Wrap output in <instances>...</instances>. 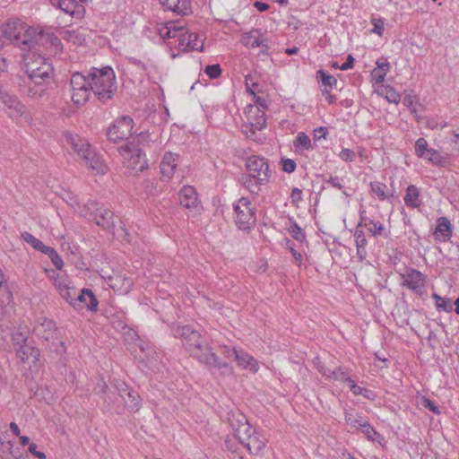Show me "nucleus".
<instances>
[{
    "label": "nucleus",
    "instance_id": "obj_23",
    "mask_svg": "<svg viewBox=\"0 0 459 459\" xmlns=\"http://www.w3.org/2000/svg\"><path fill=\"white\" fill-rule=\"evenodd\" d=\"M17 357L23 362L30 365H35L39 360V350L36 348L32 342H29L23 346L15 348Z\"/></svg>",
    "mask_w": 459,
    "mask_h": 459
},
{
    "label": "nucleus",
    "instance_id": "obj_12",
    "mask_svg": "<svg viewBox=\"0 0 459 459\" xmlns=\"http://www.w3.org/2000/svg\"><path fill=\"white\" fill-rule=\"evenodd\" d=\"M241 42L244 46L250 48H261L260 52L266 54L270 49V40L264 37L260 29H254L243 34Z\"/></svg>",
    "mask_w": 459,
    "mask_h": 459
},
{
    "label": "nucleus",
    "instance_id": "obj_4",
    "mask_svg": "<svg viewBox=\"0 0 459 459\" xmlns=\"http://www.w3.org/2000/svg\"><path fill=\"white\" fill-rule=\"evenodd\" d=\"M83 208L85 210L84 216L89 215L90 219L94 221L95 223L103 228L104 230L112 231L113 234L120 237V231L125 234L124 239L130 242L129 233L126 230L124 222L118 219L112 211L108 208L103 207L98 202L94 200H88L84 204Z\"/></svg>",
    "mask_w": 459,
    "mask_h": 459
},
{
    "label": "nucleus",
    "instance_id": "obj_25",
    "mask_svg": "<svg viewBox=\"0 0 459 459\" xmlns=\"http://www.w3.org/2000/svg\"><path fill=\"white\" fill-rule=\"evenodd\" d=\"M248 126L260 131L265 127L266 118L263 109L249 106L247 108Z\"/></svg>",
    "mask_w": 459,
    "mask_h": 459
},
{
    "label": "nucleus",
    "instance_id": "obj_42",
    "mask_svg": "<svg viewBox=\"0 0 459 459\" xmlns=\"http://www.w3.org/2000/svg\"><path fill=\"white\" fill-rule=\"evenodd\" d=\"M265 184H258V180L255 178L250 177L248 174L243 177V186L254 195H258L260 192V186Z\"/></svg>",
    "mask_w": 459,
    "mask_h": 459
},
{
    "label": "nucleus",
    "instance_id": "obj_40",
    "mask_svg": "<svg viewBox=\"0 0 459 459\" xmlns=\"http://www.w3.org/2000/svg\"><path fill=\"white\" fill-rule=\"evenodd\" d=\"M58 290L61 297L74 307V301L76 299L77 290L61 283L58 285Z\"/></svg>",
    "mask_w": 459,
    "mask_h": 459
},
{
    "label": "nucleus",
    "instance_id": "obj_36",
    "mask_svg": "<svg viewBox=\"0 0 459 459\" xmlns=\"http://www.w3.org/2000/svg\"><path fill=\"white\" fill-rule=\"evenodd\" d=\"M347 383H349L350 389L354 395H362L363 397L370 401H374L377 396L373 390L358 385L351 377L350 381H348Z\"/></svg>",
    "mask_w": 459,
    "mask_h": 459
},
{
    "label": "nucleus",
    "instance_id": "obj_64",
    "mask_svg": "<svg viewBox=\"0 0 459 459\" xmlns=\"http://www.w3.org/2000/svg\"><path fill=\"white\" fill-rule=\"evenodd\" d=\"M328 134V129L325 126H320L314 130L315 140L325 139Z\"/></svg>",
    "mask_w": 459,
    "mask_h": 459
},
{
    "label": "nucleus",
    "instance_id": "obj_17",
    "mask_svg": "<svg viewBox=\"0 0 459 459\" xmlns=\"http://www.w3.org/2000/svg\"><path fill=\"white\" fill-rule=\"evenodd\" d=\"M50 2L54 7L60 9L72 18L81 20L85 15V7L75 0H50Z\"/></svg>",
    "mask_w": 459,
    "mask_h": 459
},
{
    "label": "nucleus",
    "instance_id": "obj_37",
    "mask_svg": "<svg viewBox=\"0 0 459 459\" xmlns=\"http://www.w3.org/2000/svg\"><path fill=\"white\" fill-rule=\"evenodd\" d=\"M286 230L291 235V237L299 241V243H303L306 235L303 230L298 225L296 221L293 220V218H289V224L286 225Z\"/></svg>",
    "mask_w": 459,
    "mask_h": 459
},
{
    "label": "nucleus",
    "instance_id": "obj_27",
    "mask_svg": "<svg viewBox=\"0 0 459 459\" xmlns=\"http://www.w3.org/2000/svg\"><path fill=\"white\" fill-rule=\"evenodd\" d=\"M436 239L442 241L448 240L452 236V225L446 217H440L437 221V227L434 232Z\"/></svg>",
    "mask_w": 459,
    "mask_h": 459
},
{
    "label": "nucleus",
    "instance_id": "obj_34",
    "mask_svg": "<svg viewBox=\"0 0 459 459\" xmlns=\"http://www.w3.org/2000/svg\"><path fill=\"white\" fill-rule=\"evenodd\" d=\"M293 145L295 147V151L299 153L303 152L304 151L313 150L311 140L309 136L304 132H299L297 134L293 142Z\"/></svg>",
    "mask_w": 459,
    "mask_h": 459
},
{
    "label": "nucleus",
    "instance_id": "obj_50",
    "mask_svg": "<svg viewBox=\"0 0 459 459\" xmlns=\"http://www.w3.org/2000/svg\"><path fill=\"white\" fill-rule=\"evenodd\" d=\"M286 244H287L288 249L290 250V252L291 253V255L294 258L295 263L299 266H300L302 264V261H303L302 255L295 249L294 243L291 242L289 238L286 239Z\"/></svg>",
    "mask_w": 459,
    "mask_h": 459
},
{
    "label": "nucleus",
    "instance_id": "obj_39",
    "mask_svg": "<svg viewBox=\"0 0 459 459\" xmlns=\"http://www.w3.org/2000/svg\"><path fill=\"white\" fill-rule=\"evenodd\" d=\"M29 332L26 328L20 327L15 332H13L12 335V341L13 342L14 348L23 346L28 343L30 341Z\"/></svg>",
    "mask_w": 459,
    "mask_h": 459
},
{
    "label": "nucleus",
    "instance_id": "obj_22",
    "mask_svg": "<svg viewBox=\"0 0 459 459\" xmlns=\"http://www.w3.org/2000/svg\"><path fill=\"white\" fill-rule=\"evenodd\" d=\"M359 227H366L373 237L387 236L385 226L380 221H375L367 216L365 209H359Z\"/></svg>",
    "mask_w": 459,
    "mask_h": 459
},
{
    "label": "nucleus",
    "instance_id": "obj_29",
    "mask_svg": "<svg viewBox=\"0 0 459 459\" xmlns=\"http://www.w3.org/2000/svg\"><path fill=\"white\" fill-rule=\"evenodd\" d=\"M0 449L3 453L9 454V459H30L28 452L23 447L14 446L13 442L10 440L3 443Z\"/></svg>",
    "mask_w": 459,
    "mask_h": 459
},
{
    "label": "nucleus",
    "instance_id": "obj_51",
    "mask_svg": "<svg viewBox=\"0 0 459 459\" xmlns=\"http://www.w3.org/2000/svg\"><path fill=\"white\" fill-rule=\"evenodd\" d=\"M204 73L211 79H216L221 74V69L219 64L208 65L204 68Z\"/></svg>",
    "mask_w": 459,
    "mask_h": 459
},
{
    "label": "nucleus",
    "instance_id": "obj_19",
    "mask_svg": "<svg viewBox=\"0 0 459 459\" xmlns=\"http://www.w3.org/2000/svg\"><path fill=\"white\" fill-rule=\"evenodd\" d=\"M164 11H169L180 16L192 13L191 0H158Z\"/></svg>",
    "mask_w": 459,
    "mask_h": 459
},
{
    "label": "nucleus",
    "instance_id": "obj_13",
    "mask_svg": "<svg viewBox=\"0 0 459 459\" xmlns=\"http://www.w3.org/2000/svg\"><path fill=\"white\" fill-rule=\"evenodd\" d=\"M252 455H259L265 447L267 439L257 429L252 427V430L238 439Z\"/></svg>",
    "mask_w": 459,
    "mask_h": 459
},
{
    "label": "nucleus",
    "instance_id": "obj_14",
    "mask_svg": "<svg viewBox=\"0 0 459 459\" xmlns=\"http://www.w3.org/2000/svg\"><path fill=\"white\" fill-rule=\"evenodd\" d=\"M115 387L118 392V395L124 401L125 406L130 411L135 412L139 411L141 404L140 396L137 392L132 390L126 383L119 380L115 383Z\"/></svg>",
    "mask_w": 459,
    "mask_h": 459
},
{
    "label": "nucleus",
    "instance_id": "obj_26",
    "mask_svg": "<svg viewBox=\"0 0 459 459\" xmlns=\"http://www.w3.org/2000/svg\"><path fill=\"white\" fill-rule=\"evenodd\" d=\"M355 245L357 247V256L360 262L364 261L368 255V252L366 247L368 245V240L364 234V231L361 227L356 226L354 232Z\"/></svg>",
    "mask_w": 459,
    "mask_h": 459
},
{
    "label": "nucleus",
    "instance_id": "obj_62",
    "mask_svg": "<svg viewBox=\"0 0 459 459\" xmlns=\"http://www.w3.org/2000/svg\"><path fill=\"white\" fill-rule=\"evenodd\" d=\"M245 82L247 91L251 94L255 95L254 89L257 86V83L253 82V76L251 74H247L245 77Z\"/></svg>",
    "mask_w": 459,
    "mask_h": 459
},
{
    "label": "nucleus",
    "instance_id": "obj_46",
    "mask_svg": "<svg viewBox=\"0 0 459 459\" xmlns=\"http://www.w3.org/2000/svg\"><path fill=\"white\" fill-rule=\"evenodd\" d=\"M22 238L24 242L30 245L34 249L39 251L43 248L44 244L39 239L35 238L32 234L30 232L24 231L22 233Z\"/></svg>",
    "mask_w": 459,
    "mask_h": 459
},
{
    "label": "nucleus",
    "instance_id": "obj_30",
    "mask_svg": "<svg viewBox=\"0 0 459 459\" xmlns=\"http://www.w3.org/2000/svg\"><path fill=\"white\" fill-rule=\"evenodd\" d=\"M207 358L209 359V362H203L202 364H204L209 368H216L220 370L223 375L232 374V368L227 362H221L215 354V352H213L212 351L210 353H208Z\"/></svg>",
    "mask_w": 459,
    "mask_h": 459
},
{
    "label": "nucleus",
    "instance_id": "obj_1",
    "mask_svg": "<svg viewBox=\"0 0 459 459\" xmlns=\"http://www.w3.org/2000/svg\"><path fill=\"white\" fill-rule=\"evenodd\" d=\"M30 55L23 56L27 80L24 81L26 93L31 98L42 97L53 78V67L43 56L33 55L31 61H28Z\"/></svg>",
    "mask_w": 459,
    "mask_h": 459
},
{
    "label": "nucleus",
    "instance_id": "obj_10",
    "mask_svg": "<svg viewBox=\"0 0 459 459\" xmlns=\"http://www.w3.org/2000/svg\"><path fill=\"white\" fill-rule=\"evenodd\" d=\"M247 174L255 178L258 184H267L271 178V169L266 159L261 156H251L246 163Z\"/></svg>",
    "mask_w": 459,
    "mask_h": 459
},
{
    "label": "nucleus",
    "instance_id": "obj_6",
    "mask_svg": "<svg viewBox=\"0 0 459 459\" xmlns=\"http://www.w3.org/2000/svg\"><path fill=\"white\" fill-rule=\"evenodd\" d=\"M64 141L77 153L86 167L99 174L106 173L107 167L101 157L95 152L85 139H82L73 133L65 132Z\"/></svg>",
    "mask_w": 459,
    "mask_h": 459
},
{
    "label": "nucleus",
    "instance_id": "obj_60",
    "mask_svg": "<svg viewBox=\"0 0 459 459\" xmlns=\"http://www.w3.org/2000/svg\"><path fill=\"white\" fill-rule=\"evenodd\" d=\"M128 62L143 73L147 74V66L142 60L137 59L135 57H129Z\"/></svg>",
    "mask_w": 459,
    "mask_h": 459
},
{
    "label": "nucleus",
    "instance_id": "obj_52",
    "mask_svg": "<svg viewBox=\"0 0 459 459\" xmlns=\"http://www.w3.org/2000/svg\"><path fill=\"white\" fill-rule=\"evenodd\" d=\"M385 99L390 103L398 104L401 101V95L393 87H387Z\"/></svg>",
    "mask_w": 459,
    "mask_h": 459
},
{
    "label": "nucleus",
    "instance_id": "obj_7",
    "mask_svg": "<svg viewBox=\"0 0 459 459\" xmlns=\"http://www.w3.org/2000/svg\"><path fill=\"white\" fill-rule=\"evenodd\" d=\"M71 100L74 106L80 108L84 106L90 99L91 89L87 74L81 72H74L70 79Z\"/></svg>",
    "mask_w": 459,
    "mask_h": 459
},
{
    "label": "nucleus",
    "instance_id": "obj_56",
    "mask_svg": "<svg viewBox=\"0 0 459 459\" xmlns=\"http://www.w3.org/2000/svg\"><path fill=\"white\" fill-rule=\"evenodd\" d=\"M339 157L345 162H351L355 160L356 153L351 149L344 148L340 152Z\"/></svg>",
    "mask_w": 459,
    "mask_h": 459
},
{
    "label": "nucleus",
    "instance_id": "obj_28",
    "mask_svg": "<svg viewBox=\"0 0 459 459\" xmlns=\"http://www.w3.org/2000/svg\"><path fill=\"white\" fill-rule=\"evenodd\" d=\"M317 369L327 379L346 383L350 381V376L341 367L336 368L333 370H331L325 368L324 365L318 364Z\"/></svg>",
    "mask_w": 459,
    "mask_h": 459
},
{
    "label": "nucleus",
    "instance_id": "obj_15",
    "mask_svg": "<svg viewBox=\"0 0 459 459\" xmlns=\"http://www.w3.org/2000/svg\"><path fill=\"white\" fill-rule=\"evenodd\" d=\"M401 278L403 279V286L416 293H421L426 281V277L422 273L414 268H409L404 273L401 274Z\"/></svg>",
    "mask_w": 459,
    "mask_h": 459
},
{
    "label": "nucleus",
    "instance_id": "obj_2",
    "mask_svg": "<svg viewBox=\"0 0 459 459\" xmlns=\"http://www.w3.org/2000/svg\"><path fill=\"white\" fill-rule=\"evenodd\" d=\"M4 41L9 40L22 50L33 48L40 37V33L33 27L27 25L21 19H10L1 26Z\"/></svg>",
    "mask_w": 459,
    "mask_h": 459
},
{
    "label": "nucleus",
    "instance_id": "obj_63",
    "mask_svg": "<svg viewBox=\"0 0 459 459\" xmlns=\"http://www.w3.org/2000/svg\"><path fill=\"white\" fill-rule=\"evenodd\" d=\"M37 448H38V446L35 443H30L28 446L27 452L34 455L39 459H45L46 455L43 452L38 451Z\"/></svg>",
    "mask_w": 459,
    "mask_h": 459
},
{
    "label": "nucleus",
    "instance_id": "obj_54",
    "mask_svg": "<svg viewBox=\"0 0 459 459\" xmlns=\"http://www.w3.org/2000/svg\"><path fill=\"white\" fill-rule=\"evenodd\" d=\"M281 163L282 166V170L286 173L294 172L297 167L296 162L293 160L288 158H282Z\"/></svg>",
    "mask_w": 459,
    "mask_h": 459
},
{
    "label": "nucleus",
    "instance_id": "obj_18",
    "mask_svg": "<svg viewBox=\"0 0 459 459\" xmlns=\"http://www.w3.org/2000/svg\"><path fill=\"white\" fill-rule=\"evenodd\" d=\"M56 326L53 320L39 317L33 327V334L43 342H48L56 333Z\"/></svg>",
    "mask_w": 459,
    "mask_h": 459
},
{
    "label": "nucleus",
    "instance_id": "obj_8",
    "mask_svg": "<svg viewBox=\"0 0 459 459\" xmlns=\"http://www.w3.org/2000/svg\"><path fill=\"white\" fill-rule=\"evenodd\" d=\"M126 166L135 171H143L148 167L145 152L141 147L135 145L134 142H130L118 149Z\"/></svg>",
    "mask_w": 459,
    "mask_h": 459
},
{
    "label": "nucleus",
    "instance_id": "obj_45",
    "mask_svg": "<svg viewBox=\"0 0 459 459\" xmlns=\"http://www.w3.org/2000/svg\"><path fill=\"white\" fill-rule=\"evenodd\" d=\"M372 192L381 200H385L389 197L386 192L387 186L381 182H372L370 184Z\"/></svg>",
    "mask_w": 459,
    "mask_h": 459
},
{
    "label": "nucleus",
    "instance_id": "obj_33",
    "mask_svg": "<svg viewBox=\"0 0 459 459\" xmlns=\"http://www.w3.org/2000/svg\"><path fill=\"white\" fill-rule=\"evenodd\" d=\"M139 347L150 364H154L159 360L160 352L152 343L141 341Z\"/></svg>",
    "mask_w": 459,
    "mask_h": 459
},
{
    "label": "nucleus",
    "instance_id": "obj_59",
    "mask_svg": "<svg viewBox=\"0 0 459 459\" xmlns=\"http://www.w3.org/2000/svg\"><path fill=\"white\" fill-rule=\"evenodd\" d=\"M133 142L138 147L144 145L150 142V134L148 132H141Z\"/></svg>",
    "mask_w": 459,
    "mask_h": 459
},
{
    "label": "nucleus",
    "instance_id": "obj_48",
    "mask_svg": "<svg viewBox=\"0 0 459 459\" xmlns=\"http://www.w3.org/2000/svg\"><path fill=\"white\" fill-rule=\"evenodd\" d=\"M421 159L427 160L435 165H439L444 162V158L440 155V153L435 149H429L424 154V157Z\"/></svg>",
    "mask_w": 459,
    "mask_h": 459
},
{
    "label": "nucleus",
    "instance_id": "obj_57",
    "mask_svg": "<svg viewBox=\"0 0 459 459\" xmlns=\"http://www.w3.org/2000/svg\"><path fill=\"white\" fill-rule=\"evenodd\" d=\"M342 181L343 180L342 178H340L339 177H337V176H335V177L330 176V178L325 180V183L331 185L333 187H335L337 189L342 190L344 195H349L345 192V190H343Z\"/></svg>",
    "mask_w": 459,
    "mask_h": 459
},
{
    "label": "nucleus",
    "instance_id": "obj_11",
    "mask_svg": "<svg viewBox=\"0 0 459 459\" xmlns=\"http://www.w3.org/2000/svg\"><path fill=\"white\" fill-rule=\"evenodd\" d=\"M236 214V224L240 230L250 229L255 223V215L254 209L251 207L250 202L242 197L234 204Z\"/></svg>",
    "mask_w": 459,
    "mask_h": 459
},
{
    "label": "nucleus",
    "instance_id": "obj_55",
    "mask_svg": "<svg viewBox=\"0 0 459 459\" xmlns=\"http://www.w3.org/2000/svg\"><path fill=\"white\" fill-rule=\"evenodd\" d=\"M415 101H416V97L413 96V95H406L404 98H403V103L405 107H407L410 111L416 115L417 114V109H416V107H415Z\"/></svg>",
    "mask_w": 459,
    "mask_h": 459
},
{
    "label": "nucleus",
    "instance_id": "obj_41",
    "mask_svg": "<svg viewBox=\"0 0 459 459\" xmlns=\"http://www.w3.org/2000/svg\"><path fill=\"white\" fill-rule=\"evenodd\" d=\"M345 422L351 427V429H360L364 420L359 414L354 415L352 412L346 411L344 414Z\"/></svg>",
    "mask_w": 459,
    "mask_h": 459
},
{
    "label": "nucleus",
    "instance_id": "obj_53",
    "mask_svg": "<svg viewBox=\"0 0 459 459\" xmlns=\"http://www.w3.org/2000/svg\"><path fill=\"white\" fill-rule=\"evenodd\" d=\"M192 38L189 40V50H198L202 51L204 48V44L199 41V35L197 33L192 32L190 33Z\"/></svg>",
    "mask_w": 459,
    "mask_h": 459
},
{
    "label": "nucleus",
    "instance_id": "obj_32",
    "mask_svg": "<svg viewBox=\"0 0 459 459\" xmlns=\"http://www.w3.org/2000/svg\"><path fill=\"white\" fill-rule=\"evenodd\" d=\"M404 203L410 208H418L421 205L422 202L420 197V191L414 185H410L406 188L404 196Z\"/></svg>",
    "mask_w": 459,
    "mask_h": 459
},
{
    "label": "nucleus",
    "instance_id": "obj_35",
    "mask_svg": "<svg viewBox=\"0 0 459 459\" xmlns=\"http://www.w3.org/2000/svg\"><path fill=\"white\" fill-rule=\"evenodd\" d=\"M316 78L322 82V85L325 87L323 92L331 91L332 89L337 84V80L333 75L328 74L322 69L316 71Z\"/></svg>",
    "mask_w": 459,
    "mask_h": 459
},
{
    "label": "nucleus",
    "instance_id": "obj_44",
    "mask_svg": "<svg viewBox=\"0 0 459 459\" xmlns=\"http://www.w3.org/2000/svg\"><path fill=\"white\" fill-rule=\"evenodd\" d=\"M177 40L178 42V47L183 50H189V40L192 36L190 32L185 30L183 27H180V31H178L176 36Z\"/></svg>",
    "mask_w": 459,
    "mask_h": 459
},
{
    "label": "nucleus",
    "instance_id": "obj_43",
    "mask_svg": "<svg viewBox=\"0 0 459 459\" xmlns=\"http://www.w3.org/2000/svg\"><path fill=\"white\" fill-rule=\"evenodd\" d=\"M432 298L436 300V307L437 310L446 312L452 311L453 306L449 299L442 298L437 293H433Z\"/></svg>",
    "mask_w": 459,
    "mask_h": 459
},
{
    "label": "nucleus",
    "instance_id": "obj_5",
    "mask_svg": "<svg viewBox=\"0 0 459 459\" xmlns=\"http://www.w3.org/2000/svg\"><path fill=\"white\" fill-rule=\"evenodd\" d=\"M176 338H181L183 346L190 353L192 357L196 359L200 363L209 362L208 353L212 350L209 346L205 337L193 329L190 325H178L171 329Z\"/></svg>",
    "mask_w": 459,
    "mask_h": 459
},
{
    "label": "nucleus",
    "instance_id": "obj_38",
    "mask_svg": "<svg viewBox=\"0 0 459 459\" xmlns=\"http://www.w3.org/2000/svg\"><path fill=\"white\" fill-rule=\"evenodd\" d=\"M178 31H180V27H178L174 22H167L159 29V34L164 39L176 38Z\"/></svg>",
    "mask_w": 459,
    "mask_h": 459
},
{
    "label": "nucleus",
    "instance_id": "obj_9",
    "mask_svg": "<svg viewBox=\"0 0 459 459\" xmlns=\"http://www.w3.org/2000/svg\"><path fill=\"white\" fill-rule=\"evenodd\" d=\"M134 120L129 116L117 118L107 129V139L109 143H117L132 135Z\"/></svg>",
    "mask_w": 459,
    "mask_h": 459
},
{
    "label": "nucleus",
    "instance_id": "obj_21",
    "mask_svg": "<svg viewBox=\"0 0 459 459\" xmlns=\"http://www.w3.org/2000/svg\"><path fill=\"white\" fill-rule=\"evenodd\" d=\"M180 204L186 209H193L198 212L201 209V203L197 197L196 190L191 186H185L179 192Z\"/></svg>",
    "mask_w": 459,
    "mask_h": 459
},
{
    "label": "nucleus",
    "instance_id": "obj_61",
    "mask_svg": "<svg viewBox=\"0 0 459 459\" xmlns=\"http://www.w3.org/2000/svg\"><path fill=\"white\" fill-rule=\"evenodd\" d=\"M238 351V350H237L236 348L230 347V346L225 345V346L221 347V354L224 355L228 359H234Z\"/></svg>",
    "mask_w": 459,
    "mask_h": 459
},
{
    "label": "nucleus",
    "instance_id": "obj_49",
    "mask_svg": "<svg viewBox=\"0 0 459 459\" xmlns=\"http://www.w3.org/2000/svg\"><path fill=\"white\" fill-rule=\"evenodd\" d=\"M428 142L426 139L420 137L415 143V153L419 158L424 157V154L429 151Z\"/></svg>",
    "mask_w": 459,
    "mask_h": 459
},
{
    "label": "nucleus",
    "instance_id": "obj_47",
    "mask_svg": "<svg viewBox=\"0 0 459 459\" xmlns=\"http://www.w3.org/2000/svg\"><path fill=\"white\" fill-rule=\"evenodd\" d=\"M360 429L368 440L376 441L378 437H380V434L369 424L368 420L363 422Z\"/></svg>",
    "mask_w": 459,
    "mask_h": 459
},
{
    "label": "nucleus",
    "instance_id": "obj_20",
    "mask_svg": "<svg viewBox=\"0 0 459 459\" xmlns=\"http://www.w3.org/2000/svg\"><path fill=\"white\" fill-rule=\"evenodd\" d=\"M229 422L238 439L252 430L253 426L249 424L246 416L240 412H232L229 417Z\"/></svg>",
    "mask_w": 459,
    "mask_h": 459
},
{
    "label": "nucleus",
    "instance_id": "obj_58",
    "mask_svg": "<svg viewBox=\"0 0 459 459\" xmlns=\"http://www.w3.org/2000/svg\"><path fill=\"white\" fill-rule=\"evenodd\" d=\"M422 405H423V407H425L426 409L429 410L433 413H435L437 415L440 414L439 408H438V406L436 404V403L434 401H432V400H430L429 398L424 397L423 400H422Z\"/></svg>",
    "mask_w": 459,
    "mask_h": 459
},
{
    "label": "nucleus",
    "instance_id": "obj_16",
    "mask_svg": "<svg viewBox=\"0 0 459 459\" xmlns=\"http://www.w3.org/2000/svg\"><path fill=\"white\" fill-rule=\"evenodd\" d=\"M99 301L92 290L90 289H82L77 292L76 299L74 301V308L82 310L86 307L89 311L96 312L98 310Z\"/></svg>",
    "mask_w": 459,
    "mask_h": 459
},
{
    "label": "nucleus",
    "instance_id": "obj_3",
    "mask_svg": "<svg viewBox=\"0 0 459 459\" xmlns=\"http://www.w3.org/2000/svg\"><path fill=\"white\" fill-rule=\"evenodd\" d=\"M92 93L101 103L113 99L117 91V81L114 70L110 66L91 67L87 72Z\"/></svg>",
    "mask_w": 459,
    "mask_h": 459
},
{
    "label": "nucleus",
    "instance_id": "obj_31",
    "mask_svg": "<svg viewBox=\"0 0 459 459\" xmlns=\"http://www.w3.org/2000/svg\"><path fill=\"white\" fill-rule=\"evenodd\" d=\"M234 359L237 361L238 365L243 368L249 369L252 372H256L258 370L257 361L251 355L242 350H238Z\"/></svg>",
    "mask_w": 459,
    "mask_h": 459
},
{
    "label": "nucleus",
    "instance_id": "obj_24",
    "mask_svg": "<svg viewBox=\"0 0 459 459\" xmlns=\"http://www.w3.org/2000/svg\"><path fill=\"white\" fill-rule=\"evenodd\" d=\"M178 155L172 152H166L160 164V174L163 179H170L178 166Z\"/></svg>",
    "mask_w": 459,
    "mask_h": 459
}]
</instances>
